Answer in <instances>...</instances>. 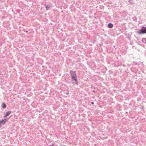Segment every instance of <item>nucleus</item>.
I'll list each match as a JSON object with an SVG mask.
<instances>
[{"mask_svg": "<svg viewBox=\"0 0 146 146\" xmlns=\"http://www.w3.org/2000/svg\"><path fill=\"white\" fill-rule=\"evenodd\" d=\"M70 72L71 78L72 79V81H73L72 83L73 84L75 83L76 84L78 85V83L76 72L71 71Z\"/></svg>", "mask_w": 146, "mask_h": 146, "instance_id": "1", "label": "nucleus"}, {"mask_svg": "<svg viewBox=\"0 0 146 146\" xmlns=\"http://www.w3.org/2000/svg\"><path fill=\"white\" fill-rule=\"evenodd\" d=\"M138 33L139 34L146 33V27H143L141 29V31L138 32Z\"/></svg>", "mask_w": 146, "mask_h": 146, "instance_id": "2", "label": "nucleus"}, {"mask_svg": "<svg viewBox=\"0 0 146 146\" xmlns=\"http://www.w3.org/2000/svg\"><path fill=\"white\" fill-rule=\"evenodd\" d=\"M7 121V120L6 119H2L0 120V126L5 124Z\"/></svg>", "mask_w": 146, "mask_h": 146, "instance_id": "3", "label": "nucleus"}, {"mask_svg": "<svg viewBox=\"0 0 146 146\" xmlns=\"http://www.w3.org/2000/svg\"><path fill=\"white\" fill-rule=\"evenodd\" d=\"M11 113V111H9L7 112L6 113L5 115L4 116V117H6L9 115Z\"/></svg>", "mask_w": 146, "mask_h": 146, "instance_id": "4", "label": "nucleus"}, {"mask_svg": "<svg viewBox=\"0 0 146 146\" xmlns=\"http://www.w3.org/2000/svg\"><path fill=\"white\" fill-rule=\"evenodd\" d=\"M1 106L3 108H5L6 107V105L4 103H3L1 105Z\"/></svg>", "mask_w": 146, "mask_h": 146, "instance_id": "5", "label": "nucleus"}, {"mask_svg": "<svg viewBox=\"0 0 146 146\" xmlns=\"http://www.w3.org/2000/svg\"><path fill=\"white\" fill-rule=\"evenodd\" d=\"M108 27L110 28H112L113 26V25L111 24V23H109L108 25Z\"/></svg>", "mask_w": 146, "mask_h": 146, "instance_id": "6", "label": "nucleus"}, {"mask_svg": "<svg viewBox=\"0 0 146 146\" xmlns=\"http://www.w3.org/2000/svg\"><path fill=\"white\" fill-rule=\"evenodd\" d=\"M142 41L144 42V43H145L146 42V39L145 38H143L142 39Z\"/></svg>", "mask_w": 146, "mask_h": 146, "instance_id": "7", "label": "nucleus"}, {"mask_svg": "<svg viewBox=\"0 0 146 146\" xmlns=\"http://www.w3.org/2000/svg\"><path fill=\"white\" fill-rule=\"evenodd\" d=\"M46 10H48L49 8V7L48 5L46 6Z\"/></svg>", "mask_w": 146, "mask_h": 146, "instance_id": "8", "label": "nucleus"}, {"mask_svg": "<svg viewBox=\"0 0 146 146\" xmlns=\"http://www.w3.org/2000/svg\"><path fill=\"white\" fill-rule=\"evenodd\" d=\"M92 104H94V103L93 102H92Z\"/></svg>", "mask_w": 146, "mask_h": 146, "instance_id": "9", "label": "nucleus"}]
</instances>
